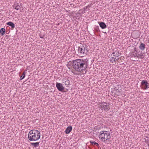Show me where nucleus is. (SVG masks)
Wrapping results in <instances>:
<instances>
[{
    "label": "nucleus",
    "mask_w": 149,
    "mask_h": 149,
    "mask_svg": "<svg viewBox=\"0 0 149 149\" xmlns=\"http://www.w3.org/2000/svg\"><path fill=\"white\" fill-rule=\"evenodd\" d=\"M40 37L41 38H43L44 37L43 36H40Z\"/></svg>",
    "instance_id": "27"
},
{
    "label": "nucleus",
    "mask_w": 149,
    "mask_h": 149,
    "mask_svg": "<svg viewBox=\"0 0 149 149\" xmlns=\"http://www.w3.org/2000/svg\"><path fill=\"white\" fill-rule=\"evenodd\" d=\"M98 23H99V22H98ZM99 24L100 27L102 29H105L107 27V25L104 22H99Z\"/></svg>",
    "instance_id": "9"
},
{
    "label": "nucleus",
    "mask_w": 149,
    "mask_h": 149,
    "mask_svg": "<svg viewBox=\"0 0 149 149\" xmlns=\"http://www.w3.org/2000/svg\"><path fill=\"white\" fill-rule=\"evenodd\" d=\"M78 53L79 55L82 56H85L87 54V53L88 51V49L87 46L84 45L78 47Z\"/></svg>",
    "instance_id": "3"
},
{
    "label": "nucleus",
    "mask_w": 149,
    "mask_h": 149,
    "mask_svg": "<svg viewBox=\"0 0 149 149\" xmlns=\"http://www.w3.org/2000/svg\"><path fill=\"white\" fill-rule=\"evenodd\" d=\"M95 30L97 32L98 30H99V27L98 26H97L96 27V28L95 29Z\"/></svg>",
    "instance_id": "25"
},
{
    "label": "nucleus",
    "mask_w": 149,
    "mask_h": 149,
    "mask_svg": "<svg viewBox=\"0 0 149 149\" xmlns=\"http://www.w3.org/2000/svg\"><path fill=\"white\" fill-rule=\"evenodd\" d=\"M110 139L109 138H106L104 139H101L102 140V141L104 142L106 144H108L109 142V139Z\"/></svg>",
    "instance_id": "16"
},
{
    "label": "nucleus",
    "mask_w": 149,
    "mask_h": 149,
    "mask_svg": "<svg viewBox=\"0 0 149 149\" xmlns=\"http://www.w3.org/2000/svg\"><path fill=\"white\" fill-rule=\"evenodd\" d=\"M90 143L93 146L96 145L97 146H99L98 144L94 141H90Z\"/></svg>",
    "instance_id": "18"
},
{
    "label": "nucleus",
    "mask_w": 149,
    "mask_h": 149,
    "mask_svg": "<svg viewBox=\"0 0 149 149\" xmlns=\"http://www.w3.org/2000/svg\"><path fill=\"white\" fill-rule=\"evenodd\" d=\"M104 33H106V32H104Z\"/></svg>",
    "instance_id": "32"
},
{
    "label": "nucleus",
    "mask_w": 149,
    "mask_h": 149,
    "mask_svg": "<svg viewBox=\"0 0 149 149\" xmlns=\"http://www.w3.org/2000/svg\"><path fill=\"white\" fill-rule=\"evenodd\" d=\"M63 83H64V84H65L66 85L67 87H68V85H69L70 83V81L67 80L65 82H63Z\"/></svg>",
    "instance_id": "19"
},
{
    "label": "nucleus",
    "mask_w": 149,
    "mask_h": 149,
    "mask_svg": "<svg viewBox=\"0 0 149 149\" xmlns=\"http://www.w3.org/2000/svg\"><path fill=\"white\" fill-rule=\"evenodd\" d=\"M99 138L101 139H104L107 138L111 139L110 133L106 131L100 132L99 134Z\"/></svg>",
    "instance_id": "4"
},
{
    "label": "nucleus",
    "mask_w": 149,
    "mask_h": 149,
    "mask_svg": "<svg viewBox=\"0 0 149 149\" xmlns=\"http://www.w3.org/2000/svg\"><path fill=\"white\" fill-rule=\"evenodd\" d=\"M136 56L138 58L143 59L144 57L141 52L138 51L136 53Z\"/></svg>",
    "instance_id": "8"
},
{
    "label": "nucleus",
    "mask_w": 149,
    "mask_h": 149,
    "mask_svg": "<svg viewBox=\"0 0 149 149\" xmlns=\"http://www.w3.org/2000/svg\"><path fill=\"white\" fill-rule=\"evenodd\" d=\"M116 58V57L114 58H110V59L109 60L110 62L111 63H113V62H116V61L115 60Z\"/></svg>",
    "instance_id": "20"
},
{
    "label": "nucleus",
    "mask_w": 149,
    "mask_h": 149,
    "mask_svg": "<svg viewBox=\"0 0 149 149\" xmlns=\"http://www.w3.org/2000/svg\"><path fill=\"white\" fill-rule=\"evenodd\" d=\"M85 13V11H84H84H83V12H82V13Z\"/></svg>",
    "instance_id": "30"
},
{
    "label": "nucleus",
    "mask_w": 149,
    "mask_h": 149,
    "mask_svg": "<svg viewBox=\"0 0 149 149\" xmlns=\"http://www.w3.org/2000/svg\"><path fill=\"white\" fill-rule=\"evenodd\" d=\"M119 58H117V61H118V60H119Z\"/></svg>",
    "instance_id": "29"
},
{
    "label": "nucleus",
    "mask_w": 149,
    "mask_h": 149,
    "mask_svg": "<svg viewBox=\"0 0 149 149\" xmlns=\"http://www.w3.org/2000/svg\"><path fill=\"white\" fill-rule=\"evenodd\" d=\"M115 60L116 61H117V58H116Z\"/></svg>",
    "instance_id": "31"
},
{
    "label": "nucleus",
    "mask_w": 149,
    "mask_h": 149,
    "mask_svg": "<svg viewBox=\"0 0 149 149\" xmlns=\"http://www.w3.org/2000/svg\"><path fill=\"white\" fill-rule=\"evenodd\" d=\"M111 58H115V55L114 54H112V53L110 56Z\"/></svg>",
    "instance_id": "23"
},
{
    "label": "nucleus",
    "mask_w": 149,
    "mask_h": 149,
    "mask_svg": "<svg viewBox=\"0 0 149 149\" xmlns=\"http://www.w3.org/2000/svg\"><path fill=\"white\" fill-rule=\"evenodd\" d=\"M88 60L77 59L73 60L72 66L73 68L77 72L83 71L87 68L88 65Z\"/></svg>",
    "instance_id": "1"
},
{
    "label": "nucleus",
    "mask_w": 149,
    "mask_h": 149,
    "mask_svg": "<svg viewBox=\"0 0 149 149\" xmlns=\"http://www.w3.org/2000/svg\"><path fill=\"white\" fill-rule=\"evenodd\" d=\"M86 8H86H86H83V9H84V11H85V10L86 9Z\"/></svg>",
    "instance_id": "28"
},
{
    "label": "nucleus",
    "mask_w": 149,
    "mask_h": 149,
    "mask_svg": "<svg viewBox=\"0 0 149 149\" xmlns=\"http://www.w3.org/2000/svg\"><path fill=\"white\" fill-rule=\"evenodd\" d=\"M21 6V5H19L18 3H16L14 4L13 7L15 9L18 10L21 9L22 7Z\"/></svg>",
    "instance_id": "10"
},
{
    "label": "nucleus",
    "mask_w": 149,
    "mask_h": 149,
    "mask_svg": "<svg viewBox=\"0 0 149 149\" xmlns=\"http://www.w3.org/2000/svg\"><path fill=\"white\" fill-rule=\"evenodd\" d=\"M112 54L115 55V57L117 58L120 56V54H121L119 53V51H116L115 52H113L112 53Z\"/></svg>",
    "instance_id": "12"
},
{
    "label": "nucleus",
    "mask_w": 149,
    "mask_h": 149,
    "mask_svg": "<svg viewBox=\"0 0 149 149\" xmlns=\"http://www.w3.org/2000/svg\"><path fill=\"white\" fill-rule=\"evenodd\" d=\"M7 24L8 25L10 26L12 28H14L15 27V25L13 22H9L7 23Z\"/></svg>",
    "instance_id": "14"
},
{
    "label": "nucleus",
    "mask_w": 149,
    "mask_h": 149,
    "mask_svg": "<svg viewBox=\"0 0 149 149\" xmlns=\"http://www.w3.org/2000/svg\"><path fill=\"white\" fill-rule=\"evenodd\" d=\"M138 51L136 49V48H134V51L133 52H132V53H135V52H136V53H137V52H138Z\"/></svg>",
    "instance_id": "22"
},
{
    "label": "nucleus",
    "mask_w": 149,
    "mask_h": 149,
    "mask_svg": "<svg viewBox=\"0 0 149 149\" xmlns=\"http://www.w3.org/2000/svg\"><path fill=\"white\" fill-rule=\"evenodd\" d=\"M25 77V72H24L23 73L22 75L20 77V80H22Z\"/></svg>",
    "instance_id": "21"
},
{
    "label": "nucleus",
    "mask_w": 149,
    "mask_h": 149,
    "mask_svg": "<svg viewBox=\"0 0 149 149\" xmlns=\"http://www.w3.org/2000/svg\"><path fill=\"white\" fill-rule=\"evenodd\" d=\"M133 56L135 57H137L136 56V53H135V54H133Z\"/></svg>",
    "instance_id": "26"
},
{
    "label": "nucleus",
    "mask_w": 149,
    "mask_h": 149,
    "mask_svg": "<svg viewBox=\"0 0 149 149\" xmlns=\"http://www.w3.org/2000/svg\"><path fill=\"white\" fill-rule=\"evenodd\" d=\"M145 44L143 43H141L139 46V49L142 51L145 48Z\"/></svg>",
    "instance_id": "15"
},
{
    "label": "nucleus",
    "mask_w": 149,
    "mask_h": 149,
    "mask_svg": "<svg viewBox=\"0 0 149 149\" xmlns=\"http://www.w3.org/2000/svg\"><path fill=\"white\" fill-rule=\"evenodd\" d=\"M56 86L59 91H62L64 89V87L62 84L56 82Z\"/></svg>",
    "instance_id": "6"
},
{
    "label": "nucleus",
    "mask_w": 149,
    "mask_h": 149,
    "mask_svg": "<svg viewBox=\"0 0 149 149\" xmlns=\"http://www.w3.org/2000/svg\"><path fill=\"white\" fill-rule=\"evenodd\" d=\"M141 88L144 90H146L149 88V84L146 80H143L141 82Z\"/></svg>",
    "instance_id": "5"
},
{
    "label": "nucleus",
    "mask_w": 149,
    "mask_h": 149,
    "mask_svg": "<svg viewBox=\"0 0 149 149\" xmlns=\"http://www.w3.org/2000/svg\"><path fill=\"white\" fill-rule=\"evenodd\" d=\"M40 137L39 131L36 130H30L28 134V138L30 141H36L39 140Z\"/></svg>",
    "instance_id": "2"
},
{
    "label": "nucleus",
    "mask_w": 149,
    "mask_h": 149,
    "mask_svg": "<svg viewBox=\"0 0 149 149\" xmlns=\"http://www.w3.org/2000/svg\"><path fill=\"white\" fill-rule=\"evenodd\" d=\"M31 145L33 146V147H38L39 145V142H36V143H30Z\"/></svg>",
    "instance_id": "13"
},
{
    "label": "nucleus",
    "mask_w": 149,
    "mask_h": 149,
    "mask_svg": "<svg viewBox=\"0 0 149 149\" xmlns=\"http://www.w3.org/2000/svg\"><path fill=\"white\" fill-rule=\"evenodd\" d=\"M6 31V30L4 28H2L0 30V33L2 36H3L4 35Z\"/></svg>",
    "instance_id": "17"
},
{
    "label": "nucleus",
    "mask_w": 149,
    "mask_h": 149,
    "mask_svg": "<svg viewBox=\"0 0 149 149\" xmlns=\"http://www.w3.org/2000/svg\"><path fill=\"white\" fill-rule=\"evenodd\" d=\"M100 108L102 110L104 109V111L109 110L110 109L109 105H107V103L106 102H104V104L102 105V107H100Z\"/></svg>",
    "instance_id": "7"
},
{
    "label": "nucleus",
    "mask_w": 149,
    "mask_h": 149,
    "mask_svg": "<svg viewBox=\"0 0 149 149\" xmlns=\"http://www.w3.org/2000/svg\"><path fill=\"white\" fill-rule=\"evenodd\" d=\"M104 104V102H101L100 103V107H102V105H103Z\"/></svg>",
    "instance_id": "24"
},
{
    "label": "nucleus",
    "mask_w": 149,
    "mask_h": 149,
    "mask_svg": "<svg viewBox=\"0 0 149 149\" xmlns=\"http://www.w3.org/2000/svg\"><path fill=\"white\" fill-rule=\"evenodd\" d=\"M72 130V127L71 126H69L66 128L65 132V134H68L70 133Z\"/></svg>",
    "instance_id": "11"
}]
</instances>
